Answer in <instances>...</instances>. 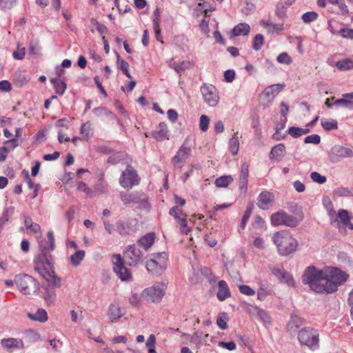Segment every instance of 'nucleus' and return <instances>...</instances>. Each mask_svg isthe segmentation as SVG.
Segmentation results:
<instances>
[{"label": "nucleus", "mask_w": 353, "mask_h": 353, "mask_svg": "<svg viewBox=\"0 0 353 353\" xmlns=\"http://www.w3.org/2000/svg\"><path fill=\"white\" fill-rule=\"evenodd\" d=\"M283 88V85L281 84H274L267 87L264 90L263 94L268 99V101H271Z\"/></svg>", "instance_id": "19"}, {"label": "nucleus", "mask_w": 353, "mask_h": 353, "mask_svg": "<svg viewBox=\"0 0 353 353\" xmlns=\"http://www.w3.org/2000/svg\"><path fill=\"white\" fill-rule=\"evenodd\" d=\"M235 78V72L233 70H228L224 72L225 81L228 83H231Z\"/></svg>", "instance_id": "63"}, {"label": "nucleus", "mask_w": 353, "mask_h": 353, "mask_svg": "<svg viewBox=\"0 0 353 353\" xmlns=\"http://www.w3.org/2000/svg\"><path fill=\"white\" fill-rule=\"evenodd\" d=\"M218 287L219 290L216 296L219 301H223L230 296L229 288L225 281H220L218 283Z\"/></svg>", "instance_id": "24"}, {"label": "nucleus", "mask_w": 353, "mask_h": 353, "mask_svg": "<svg viewBox=\"0 0 353 353\" xmlns=\"http://www.w3.org/2000/svg\"><path fill=\"white\" fill-rule=\"evenodd\" d=\"M286 154L285 147L283 143H279L274 146L270 152V159L280 161Z\"/></svg>", "instance_id": "22"}, {"label": "nucleus", "mask_w": 353, "mask_h": 353, "mask_svg": "<svg viewBox=\"0 0 353 353\" xmlns=\"http://www.w3.org/2000/svg\"><path fill=\"white\" fill-rule=\"evenodd\" d=\"M12 56L14 59L21 60L25 56V48L18 47L17 50L12 53Z\"/></svg>", "instance_id": "64"}, {"label": "nucleus", "mask_w": 353, "mask_h": 353, "mask_svg": "<svg viewBox=\"0 0 353 353\" xmlns=\"http://www.w3.org/2000/svg\"><path fill=\"white\" fill-rule=\"evenodd\" d=\"M90 31L94 32L96 30L100 34L107 33L108 29L103 23H95L94 26L90 27Z\"/></svg>", "instance_id": "56"}, {"label": "nucleus", "mask_w": 353, "mask_h": 353, "mask_svg": "<svg viewBox=\"0 0 353 353\" xmlns=\"http://www.w3.org/2000/svg\"><path fill=\"white\" fill-rule=\"evenodd\" d=\"M276 60L280 63L289 65L292 63V60L287 52L281 53L276 58Z\"/></svg>", "instance_id": "52"}, {"label": "nucleus", "mask_w": 353, "mask_h": 353, "mask_svg": "<svg viewBox=\"0 0 353 353\" xmlns=\"http://www.w3.org/2000/svg\"><path fill=\"white\" fill-rule=\"evenodd\" d=\"M222 315L223 316H219L216 319V324L221 330H225L228 328L227 316L225 313H223Z\"/></svg>", "instance_id": "58"}, {"label": "nucleus", "mask_w": 353, "mask_h": 353, "mask_svg": "<svg viewBox=\"0 0 353 353\" xmlns=\"http://www.w3.org/2000/svg\"><path fill=\"white\" fill-rule=\"evenodd\" d=\"M334 194L339 196H353L352 191L347 188H339L334 190Z\"/></svg>", "instance_id": "48"}, {"label": "nucleus", "mask_w": 353, "mask_h": 353, "mask_svg": "<svg viewBox=\"0 0 353 353\" xmlns=\"http://www.w3.org/2000/svg\"><path fill=\"white\" fill-rule=\"evenodd\" d=\"M321 124L325 130H331L338 128V122L334 119H323Z\"/></svg>", "instance_id": "41"}, {"label": "nucleus", "mask_w": 353, "mask_h": 353, "mask_svg": "<svg viewBox=\"0 0 353 353\" xmlns=\"http://www.w3.org/2000/svg\"><path fill=\"white\" fill-rule=\"evenodd\" d=\"M336 67L340 70H348L353 69V61L350 59H345L336 62Z\"/></svg>", "instance_id": "36"}, {"label": "nucleus", "mask_w": 353, "mask_h": 353, "mask_svg": "<svg viewBox=\"0 0 353 353\" xmlns=\"http://www.w3.org/2000/svg\"><path fill=\"white\" fill-rule=\"evenodd\" d=\"M300 221L301 219L288 214L283 210L274 212L270 216V222L273 226L285 225L290 228H295Z\"/></svg>", "instance_id": "8"}, {"label": "nucleus", "mask_w": 353, "mask_h": 353, "mask_svg": "<svg viewBox=\"0 0 353 353\" xmlns=\"http://www.w3.org/2000/svg\"><path fill=\"white\" fill-rule=\"evenodd\" d=\"M168 131L167 129H159L158 131L154 133L153 137L158 141H162L164 139H168Z\"/></svg>", "instance_id": "47"}, {"label": "nucleus", "mask_w": 353, "mask_h": 353, "mask_svg": "<svg viewBox=\"0 0 353 353\" xmlns=\"http://www.w3.org/2000/svg\"><path fill=\"white\" fill-rule=\"evenodd\" d=\"M301 344L307 345L310 349L315 350L319 347V332L312 327L301 330L298 334Z\"/></svg>", "instance_id": "9"}, {"label": "nucleus", "mask_w": 353, "mask_h": 353, "mask_svg": "<svg viewBox=\"0 0 353 353\" xmlns=\"http://www.w3.org/2000/svg\"><path fill=\"white\" fill-rule=\"evenodd\" d=\"M274 201V195L269 191H263L257 198V206L262 210H268Z\"/></svg>", "instance_id": "17"}, {"label": "nucleus", "mask_w": 353, "mask_h": 353, "mask_svg": "<svg viewBox=\"0 0 353 353\" xmlns=\"http://www.w3.org/2000/svg\"><path fill=\"white\" fill-rule=\"evenodd\" d=\"M272 274L276 276L281 282L286 283H291L293 282V279L290 273L283 269L279 268H274L272 270Z\"/></svg>", "instance_id": "20"}, {"label": "nucleus", "mask_w": 353, "mask_h": 353, "mask_svg": "<svg viewBox=\"0 0 353 353\" xmlns=\"http://www.w3.org/2000/svg\"><path fill=\"white\" fill-rule=\"evenodd\" d=\"M210 118L207 115H201L199 121V128L202 132H205L208 129Z\"/></svg>", "instance_id": "49"}, {"label": "nucleus", "mask_w": 353, "mask_h": 353, "mask_svg": "<svg viewBox=\"0 0 353 353\" xmlns=\"http://www.w3.org/2000/svg\"><path fill=\"white\" fill-rule=\"evenodd\" d=\"M268 32L279 34L283 29V23H263Z\"/></svg>", "instance_id": "39"}, {"label": "nucleus", "mask_w": 353, "mask_h": 353, "mask_svg": "<svg viewBox=\"0 0 353 353\" xmlns=\"http://www.w3.org/2000/svg\"><path fill=\"white\" fill-rule=\"evenodd\" d=\"M318 14L315 12H307L302 15L303 22H312L317 20Z\"/></svg>", "instance_id": "50"}, {"label": "nucleus", "mask_w": 353, "mask_h": 353, "mask_svg": "<svg viewBox=\"0 0 353 353\" xmlns=\"http://www.w3.org/2000/svg\"><path fill=\"white\" fill-rule=\"evenodd\" d=\"M263 43H264V39H263V35L261 34H257L254 38V41H253V43H252V48L254 50L258 51L261 48Z\"/></svg>", "instance_id": "43"}, {"label": "nucleus", "mask_w": 353, "mask_h": 353, "mask_svg": "<svg viewBox=\"0 0 353 353\" xmlns=\"http://www.w3.org/2000/svg\"><path fill=\"white\" fill-rule=\"evenodd\" d=\"M290 6V3L285 1L281 2L276 7V15L280 20H285L286 17V9Z\"/></svg>", "instance_id": "32"}, {"label": "nucleus", "mask_w": 353, "mask_h": 353, "mask_svg": "<svg viewBox=\"0 0 353 353\" xmlns=\"http://www.w3.org/2000/svg\"><path fill=\"white\" fill-rule=\"evenodd\" d=\"M288 133L294 138H297L301 136V128L299 127H290Z\"/></svg>", "instance_id": "61"}, {"label": "nucleus", "mask_w": 353, "mask_h": 353, "mask_svg": "<svg viewBox=\"0 0 353 353\" xmlns=\"http://www.w3.org/2000/svg\"><path fill=\"white\" fill-rule=\"evenodd\" d=\"M192 151V144L189 137H187L176 154L172 159V164L175 168L181 169L185 161L190 157Z\"/></svg>", "instance_id": "12"}, {"label": "nucleus", "mask_w": 353, "mask_h": 353, "mask_svg": "<svg viewBox=\"0 0 353 353\" xmlns=\"http://www.w3.org/2000/svg\"><path fill=\"white\" fill-rule=\"evenodd\" d=\"M91 125H92L90 121H88L82 125L81 128V134L82 135L83 139L87 141L90 138Z\"/></svg>", "instance_id": "44"}, {"label": "nucleus", "mask_w": 353, "mask_h": 353, "mask_svg": "<svg viewBox=\"0 0 353 353\" xmlns=\"http://www.w3.org/2000/svg\"><path fill=\"white\" fill-rule=\"evenodd\" d=\"M272 240L280 255L287 256L294 252L298 246V241L287 231L276 232Z\"/></svg>", "instance_id": "3"}, {"label": "nucleus", "mask_w": 353, "mask_h": 353, "mask_svg": "<svg viewBox=\"0 0 353 353\" xmlns=\"http://www.w3.org/2000/svg\"><path fill=\"white\" fill-rule=\"evenodd\" d=\"M117 54V63L119 65V68L125 74V75L128 77L129 79H132V76L129 72L128 68L129 64L127 61H125L123 59H121L120 57V55L119 53H116Z\"/></svg>", "instance_id": "33"}, {"label": "nucleus", "mask_w": 353, "mask_h": 353, "mask_svg": "<svg viewBox=\"0 0 353 353\" xmlns=\"http://www.w3.org/2000/svg\"><path fill=\"white\" fill-rule=\"evenodd\" d=\"M310 177L312 180L319 184H323L326 182V177L325 176L321 175L317 172H312L310 174Z\"/></svg>", "instance_id": "51"}, {"label": "nucleus", "mask_w": 353, "mask_h": 353, "mask_svg": "<svg viewBox=\"0 0 353 353\" xmlns=\"http://www.w3.org/2000/svg\"><path fill=\"white\" fill-rule=\"evenodd\" d=\"M2 345L8 350L12 351L13 348H23V343L22 340L14 338L3 339L1 341Z\"/></svg>", "instance_id": "21"}, {"label": "nucleus", "mask_w": 353, "mask_h": 353, "mask_svg": "<svg viewBox=\"0 0 353 353\" xmlns=\"http://www.w3.org/2000/svg\"><path fill=\"white\" fill-rule=\"evenodd\" d=\"M174 202L176 205L170 210L169 214L172 216L179 225L181 233L188 234V232H190V229L187 226V214L184 213L182 210L179 208V206H183L185 204V200L176 195L174 196Z\"/></svg>", "instance_id": "7"}, {"label": "nucleus", "mask_w": 353, "mask_h": 353, "mask_svg": "<svg viewBox=\"0 0 353 353\" xmlns=\"http://www.w3.org/2000/svg\"><path fill=\"white\" fill-rule=\"evenodd\" d=\"M301 325V320L300 317L296 315H292L287 326L288 331L291 333L295 332L300 327Z\"/></svg>", "instance_id": "30"}, {"label": "nucleus", "mask_w": 353, "mask_h": 353, "mask_svg": "<svg viewBox=\"0 0 353 353\" xmlns=\"http://www.w3.org/2000/svg\"><path fill=\"white\" fill-rule=\"evenodd\" d=\"M324 271L317 270L314 266L308 267L302 276L303 283L310 285L312 290L317 293L325 292L326 281Z\"/></svg>", "instance_id": "2"}, {"label": "nucleus", "mask_w": 353, "mask_h": 353, "mask_svg": "<svg viewBox=\"0 0 353 353\" xmlns=\"http://www.w3.org/2000/svg\"><path fill=\"white\" fill-rule=\"evenodd\" d=\"M123 313L118 304L111 303L108 308V316L111 321H117L122 317Z\"/></svg>", "instance_id": "25"}, {"label": "nucleus", "mask_w": 353, "mask_h": 353, "mask_svg": "<svg viewBox=\"0 0 353 353\" xmlns=\"http://www.w3.org/2000/svg\"><path fill=\"white\" fill-rule=\"evenodd\" d=\"M218 345L219 347L225 348L228 350H234L236 349V344L234 341H230V342L219 341L218 343Z\"/></svg>", "instance_id": "62"}, {"label": "nucleus", "mask_w": 353, "mask_h": 353, "mask_svg": "<svg viewBox=\"0 0 353 353\" xmlns=\"http://www.w3.org/2000/svg\"><path fill=\"white\" fill-rule=\"evenodd\" d=\"M94 114L97 117H101L103 115L105 116H112V117H116V116L110 111H109L107 108L103 107L96 108L93 110Z\"/></svg>", "instance_id": "46"}, {"label": "nucleus", "mask_w": 353, "mask_h": 353, "mask_svg": "<svg viewBox=\"0 0 353 353\" xmlns=\"http://www.w3.org/2000/svg\"><path fill=\"white\" fill-rule=\"evenodd\" d=\"M321 141V137L318 134H311L304 139L305 143H313L317 145Z\"/></svg>", "instance_id": "55"}, {"label": "nucleus", "mask_w": 353, "mask_h": 353, "mask_svg": "<svg viewBox=\"0 0 353 353\" xmlns=\"http://www.w3.org/2000/svg\"><path fill=\"white\" fill-rule=\"evenodd\" d=\"M14 209L13 207H9L4 210L3 214L0 218V230L2 229L3 226L6 224V223L12 216L14 213Z\"/></svg>", "instance_id": "35"}, {"label": "nucleus", "mask_w": 353, "mask_h": 353, "mask_svg": "<svg viewBox=\"0 0 353 353\" xmlns=\"http://www.w3.org/2000/svg\"><path fill=\"white\" fill-rule=\"evenodd\" d=\"M15 3L16 0H0V8L2 10L10 9Z\"/></svg>", "instance_id": "59"}, {"label": "nucleus", "mask_w": 353, "mask_h": 353, "mask_svg": "<svg viewBox=\"0 0 353 353\" xmlns=\"http://www.w3.org/2000/svg\"><path fill=\"white\" fill-rule=\"evenodd\" d=\"M349 98L344 97L343 99H336L334 101V104L339 106H343L345 108L353 110V101L348 99Z\"/></svg>", "instance_id": "42"}, {"label": "nucleus", "mask_w": 353, "mask_h": 353, "mask_svg": "<svg viewBox=\"0 0 353 353\" xmlns=\"http://www.w3.org/2000/svg\"><path fill=\"white\" fill-rule=\"evenodd\" d=\"M167 261L168 255L164 252L152 254L146 263V269L152 275L160 276L167 268Z\"/></svg>", "instance_id": "5"}, {"label": "nucleus", "mask_w": 353, "mask_h": 353, "mask_svg": "<svg viewBox=\"0 0 353 353\" xmlns=\"http://www.w3.org/2000/svg\"><path fill=\"white\" fill-rule=\"evenodd\" d=\"M237 132L234 133L232 137L229 141V150L232 155H236L239 149V141L236 136Z\"/></svg>", "instance_id": "31"}, {"label": "nucleus", "mask_w": 353, "mask_h": 353, "mask_svg": "<svg viewBox=\"0 0 353 353\" xmlns=\"http://www.w3.org/2000/svg\"><path fill=\"white\" fill-rule=\"evenodd\" d=\"M28 317L33 321L46 322L48 320V314L44 309L39 308L35 313H28Z\"/></svg>", "instance_id": "28"}, {"label": "nucleus", "mask_w": 353, "mask_h": 353, "mask_svg": "<svg viewBox=\"0 0 353 353\" xmlns=\"http://www.w3.org/2000/svg\"><path fill=\"white\" fill-rule=\"evenodd\" d=\"M139 181V179L137 171L130 165H128L125 170L123 171L119 179L121 185L125 189H130L138 184Z\"/></svg>", "instance_id": "14"}, {"label": "nucleus", "mask_w": 353, "mask_h": 353, "mask_svg": "<svg viewBox=\"0 0 353 353\" xmlns=\"http://www.w3.org/2000/svg\"><path fill=\"white\" fill-rule=\"evenodd\" d=\"M190 65V63L188 61H183L180 64H176L175 63H173L172 67L174 69V70L178 73L181 74L183 71L187 69Z\"/></svg>", "instance_id": "53"}, {"label": "nucleus", "mask_w": 353, "mask_h": 353, "mask_svg": "<svg viewBox=\"0 0 353 353\" xmlns=\"http://www.w3.org/2000/svg\"><path fill=\"white\" fill-rule=\"evenodd\" d=\"M324 273L326 281L325 292L326 293H332L336 291L339 285L344 283L348 278V275L345 272L334 267L327 268L324 270Z\"/></svg>", "instance_id": "4"}, {"label": "nucleus", "mask_w": 353, "mask_h": 353, "mask_svg": "<svg viewBox=\"0 0 353 353\" xmlns=\"http://www.w3.org/2000/svg\"><path fill=\"white\" fill-rule=\"evenodd\" d=\"M204 102L209 107H216L219 102V93L216 88L209 83H204L200 88Z\"/></svg>", "instance_id": "11"}, {"label": "nucleus", "mask_w": 353, "mask_h": 353, "mask_svg": "<svg viewBox=\"0 0 353 353\" xmlns=\"http://www.w3.org/2000/svg\"><path fill=\"white\" fill-rule=\"evenodd\" d=\"M155 239L154 233H148L141 236L137 241L140 246H142L145 250H148L154 243Z\"/></svg>", "instance_id": "23"}, {"label": "nucleus", "mask_w": 353, "mask_h": 353, "mask_svg": "<svg viewBox=\"0 0 353 353\" xmlns=\"http://www.w3.org/2000/svg\"><path fill=\"white\" fill-rule=\"evenodd\" d=\"M136 219H129L126 221H119L116 223L117 231L121 236H126L134 233L137 230Z\"/></svg>", "instance_id": "16"}, {"label": "nucleus", "mask_w": 353, "mask_h": 353, "mask_svg": "<svg viewBox=\"0 0 353 353\" xmlns=\"http://www.w3.org/2000/svg\"><path fill=\"white\" fill-rule=\"evenodd\" d=\"M48 241H39V254L34 258V270L47 282L42 288L43 297L48 304H53L56 300V288L61 285V279L55 275L54 259L51 252L55 248V240L52 230L48 232Z\"/></svg>", "instance_id": "1"}, {"label": "nucleus", "mask_w": 353, "mask_h": 353, "mask_svg": "<svg viewBox=\"0 0 353 353\" xmlns=\"http://www.w3.org/2000/svg\"><path fill=\"white\" fill-rule=\"evenodd\" d=\"M337 217L341 223L348 229L353 230V223L350 221V216L347 210L341 209L338 211Z\"/></svg>", "instance_id": "26"}, {"label": "nucleus", "mask_w": 353, "mask_h": 353, "mask_svg": "<svg viewBox=\"0 0 353 353\" xmlns=\"http://www.w3.org/2000/svg\"><path fill=\"white\" fill-rule=\"evenodd\" d=\"M121 200L123 201V203L125 205L130 204V203H134L138 202V198L137 196L132 193H123L121 192L120 194Z\"/></svg>", "instance_id": "37"}, {"label": "nucleus", "mask_w": 353, "mask_h": 353, "mask_svg": "<svg viewBox=\"0 0 353 353\" xmlns=\"http://www.w3.org/2000/svg\"><path fill=\"white\" fill-rule=\"evenodd\" d=\"M85 257L84 250H78L70 256V262L74 266H78Z\"/></svg>", "instance_id": "34"}, {"label": "nucleus", "mask_w": 353, "mask_h": 353, "mask_svg": "<svg viewBox=\"0 0 353 353\" xmlns=\"http://www.w3.org/2000/svg\"><path fill=\"white\" fill-rule=\"evenodd\" d=\"M269 292L266 287L262 286L257 291V298L261 301H263L268 296Z\"/></svg>", "instance_id": "60"}, {"label": "nucleus", "mask_w": 353, "mask_h": 353, "mask_svg": "<svg viewBox=\"0 0 353 353\" xmlns=\"http://www.w3.org/2000/svg\"><path fill=\"white\" fill-rule=\"evenodd\" d=\"M331 151L333 154L339 157H353V147H344L336 145L332 148Z\"/></svg>", "instance_id": "18"}, {"label": "nucleus", "mask_w": 353, "mask_h": 353, "mask_svg": "<svg viewBox=\"0 0 353 353\" xmlns=\"http://www.w3.org/2000/svg\"><path fill=\"white\" fill-rule=\"evenodd\" d=\"M250 32V26L248 23H238L231 31V37L240 35L245 36Z\"/></svg>", "instance_id": "27"}, {"label": "nucleus", "mask_w": 353, "mask_h": 353, "mask_svg": "<svg viewBox=\"0 0 353 353\" xmlns=\"http://www.w3.org/2000/svg\"><path fill=\"white\" fill-rule=\"evenodd\" d=\"M167 285L164 283L157 282L153 286L145 289L141 296L147 301L152 303H159L165 295Z\"/></svg>", "instance_id": "10"}, {"label": "nucleus", "mask_w": 353, "mask_h": 353, "mask_svg": "<svg viewBox=\"0 0 353 353\" xmlns=\"http://www.w3.org/2000/svg\"><path fill=\"white\" fill-rule=\"evenodd\" d=\"M15 283L19 290L25 295L37 293L39 288V283L32 276L28 274H19L15 278Z\"/></svg>", "instance_id": "6"}, {"label": "nucleus", "mask_w": 353, "mask_h": 353, "mask_svg": "<svg viewBox=\"0 0 353 353\" xmlns=\"http://www.w3.org/2000/svg\"><path fill=\"white\" fill-rule=\"evenodd\" d=\"M113 270L123 281L132 279L131 272L124 266L123 258L120 254L113 256Z\"/></svg>", "instance_id": "15"}, {"label": "nucleus", "mask_w": 353, "mask_h": 353, "mask_svg": "<svg viewBox=\"0 0 353 353\" xmlns=\"http://www.w3.org/2000/svg\"><path fill=\"white\" fill-rule=\"evenodd\" d=\"M252 205H250L247 207V209L245 211L243 218L241 219V224H240V227L241 229H244L245 228L247 222L249 220L250 215L252 214Z\"/></svg>", "instance_id": "45"}, {"label": "nucleus", "mask_w": 353, "mask_h": 353, "mask_svg": "<svg viewBox=\"0 0 353 353\" xmlns=\"http://www.w3.org/2000/svg\"><path fill=\"white\" fill-rule=\"evenodd\" d=\"M19 145V141L17 139H11L4 142L2 146V150L9 152L13 150L16 147Z\"/></svg>", "instance_id": "40"}, {"label": "nucleus", "mask_w": 353, "mask_h": 353, "mask_svg": "<svg viewBox=\"0 0 353 353\" xmlns=\"http://www.w3.org/2000/svg\"><path fill=\"white\" fill-rule=\"evenodd\" d=\"M239 290L241 294L247 296H253L255 294V291L247 285H241L239 286Z\"/></svg>", "instance_id": "54"}, {"label": "nucleus", "mask_w": 353, "mask_h": 353, "mask_svg": "<svg viewBox=\"0 0 353 353\" xmlns=\"http://www.w3.org/2000/svg\"><path fill=\"white\" fill-rule=\"evenodd\" d=\"M30 79L26 77L21 71H17L13 77V81L15 85L22 87L28 83Z\"/></svg>", "instance_id": "29"}, {"label": "nucleus", "mask_w": 353, "mask_h": 353, "mask_svg": "<svg viewBox=\"0 0 353 353\" xmlns=\"http://www.w3.org/2000/svg\"><path fill=\"white\" fill-rule=\"evenodd\" d=\"M233 179L231 176H222L217 178L215 180V185L219 188H225L227 187L232 181Z\"/></svg>", "instance_id": "38"}, {"label": "nucleus", "mask_w": 353, "mask_h": 353, "mask_svg": "<svg viewBox=\"0 0 353 353\" xmlns=\"http://www.w3.org/2000/svg\"><path fill=\"white\" fill-rule=\"evenodd\" d=\"M143 255L137 245H128L123 254V260L130 266H136L143 261Z\"/></svg>", "instance_id": "13"}, {"label": "nucleus", "mask_w": 353, "mask_h": 353, "mask_svg": "<svg viewBox=\"0 0 353 353\" xmlns=\"http://www.w3.org/2000/svg\"><path fill=\"white\" fill-rule=\"evenodd\" d=\"M67 85L65 81H59L54 86L56 93L59 95H63L66 90Z\"/></svg>", "instance_id": "57"}]
</instances>
